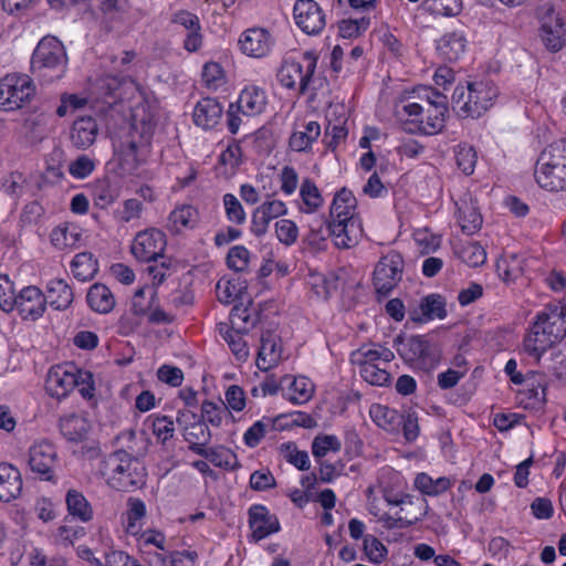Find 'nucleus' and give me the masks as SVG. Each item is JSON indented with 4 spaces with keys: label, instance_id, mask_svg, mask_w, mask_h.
<instances>
[{
    "label": "nucleus",
    "instance_id": "f257e3e1",
    "mask_svg": "<svg viewBox=\"0 0 566 566\" xmlns=\"http://www.w3.org/2000/svg\"><path fill=\"white\" fill-rule=\"evenodd\" d=\"M102 94L116 102H134L130 107V129L126 140L115 145L119 168L124 175L138 174L150 153V140L156 126V105L147 101L130 78L107 76L98 82ZM107 103L112 104L111 101Z\"/></svg>",
    "mask_w": 566,
    "mask_h": 566
},
{
    "label": "nucleus",
    "instance_id": "f03ea898",
    "mask_svg": "<svg viewBox=\"0 0 566 566\" xmlns=\"http://www.w3.org/2000/svg\"><path fill=\"white\" fill-rule=\"evenodd\" d=\"M447 97L437 90L419 85L395 104V116L403 130L410 134L436 135L446 124Z\"/></svg>",
    "mask_w": 566,
    "mask_h": 566
},
{
    "label": "nucleus",
    "instance_id": "7ed1b4c3",
    "mask_svg": "<svg viewBox=\"0 0 566 566\" xmlns=\"http://www.w3.org/2000/svg\"><path fill=\"white\" fill-rule=\"evenodd\" d=\"M558 316L547 315L543 310L537 312L524 335L521 355L539 365L544 355L566 337V329L557 325Z\"/></svg>",
    "mask_w": 566,
    "mask_h": 566
},
{
    "label": "nucleus",
    "instance_id": "20e7f679",
    "mask_svg": "<svg viewBox=\"0 0 566 566\" xmlns=\"http://www.w3.org/2000/svg\"><path fill=\"white\" fill-rule=\"evenodd\" d=\"M497 96L499 88L492 81H470L454 88L452 106L460 117L479 118L494 105Z\"/></svg>",
    "mask_w": 566,
    "mask_h": 566
},
{
    "label": "nucleus",
    "instance_id": "39448f33",
    "mask_svg": "<svg viewBox=\"0 0 566 566\" xmlns=\"http://www.w3.org/2000/svg\"><path fill=\"white\" fill-rule=\"evenodd\" d=\"M101 473L113 489L119 491L140 488L146 482L143 462L123 450L109 454L103 461Z\"/></svg>",
    "mask_w": 566,
    "mask_h": 566
},
{
    "label": "nucleus",
    "instance_id": "423d86ee",
    "mask_svg": "<svg viewBox=\"0 0 566 566\" xmlns=\"http://www.w3.org/2000/svg\"><path fill=\"white\" fill-rule=\"evenodd\" d=\"M534 178L547 191H566L565 140L552 143L542 150L535 164Z\"/></svg>",
    "mask_w": 566,
    "mask_h": 566
},
{
    "label": "nucleus",
    "instance_id": "0eeeda50",
    "mask_svg": "<svg viewBox=\"0 0 566 566\" xmlns=\"http://www.w3.org/2000/svg\"><path fill=\"white\" fill-rule=\"evenodd\" d=\"M395 358L391 349L379 345H363L350 354V363L358 367L360 377L373 386H387L390 374L387 365Z\"/></svg>",
    "mask_w": 566,
    "mask_h": 566
},
{
    "label": "nucleus",
    "instance_id": "6e6552de",
    "mask_svg": "<svg viewBox=\"0 0 566 566\" xmlns=\"http://www.w3.org/2000/svg\"><path fill=\"white\" fill-rule=\"evenodd\" d=\"M67 56L63 43L55 36H44L38 43L31 59L34 75L44 81L61 78L65 73Z\"/></svg>",
    "mask_w": 566,
    "mask_h": 566
},
{
    "label": "nucleus",
    "instance_id": "1a4fd4ad",
    "mask_svg": "<svg viewBox=\"0 0 566 566\" xmlns=\"http://www.w3.org/2000/svg\"><path fill=\"white\" fill-rule=\"evenodd\" d=\"M34 94V83L25 74L11 73L0 78V108L6 112L23 107Z\"/></svg>",
    "mask_w": 566,
    "mask_h": 566
},
{
    "label": "nucleus",
    "instance_id": "9d476101",
    "mask_svg": "<svg viewBox=\"0 0 566 566\" xmlns=\"http://www.w3.org/2000/svg\"><path fill=\"white\" fill-rule=\"evenodd\" d=\"M317 57L314 52H304L298 60H285L277 72V80L286 88L304 92L315 72Z\"/></svg>",
    "mask_w": 566,
    "mask_h": 566
},
{
    "label": "nucleus",
    "instance_id": "9b49d317",
    "mask_svg": "<svg viewBox=\"0 0 566 566\" xmlns=\"http://www.w3.org/2000/svg\"><path fill=\"white\" fill-rule=\"evenodd\" d=\"M166 244V234L161 230L148 228L135 235L130 252L138 261L151 262L163 256Z\"/></svg>",
    "mask_w": 566,
    "mask_h": 566
},
{
    "label": "nucleus",
    "instance_id": "f8f14e48",
    "mask_svg": "<svg viewBox=\"0 0 566 566\" xmlns=\"http://www.w3.org/2000/svg\"><path fill=\"white\" fill-rule=\"evenodd\" d=\"M78 367L73 363L55 365L50 368L45 379V390L55 399L67 397L77 384Z\"/></svg>",
    "mask_w": 566,
    "mask_h": 566
},
{
    "label": "nucleus",
    "instance_id": "ddd939ff",
    "mask_svg": "<svg viewBox=\"0 0 566 566\" xmlns=\"http://www.w3.org/2000/svg\"><path fill=\"white\" fill-rule=\"evenodd\" d=\"M403 261L399 253L382 256L374 271V285L378 293L388 294L400 281Z\"/></svg>",
    "mask_w": 566,
    "mask_h": 566
},
{
    "label": "nucleus",
    "instance_id": "4468645a",
    "mask_svg": "<svg viewBox=\"0 0 566 566\" xmlns=\"http://www.w3.org/2000/svg\"><path fill=\"white\" fill-rule=\"evenodd\" d=\"M289 208L286 203L276 198H268L259 205L251 213L250 231L253 235L261 238L266 234L270 223L286 216Z\"/></svg>",
    "mask_w": 566,
    "mask_h": 566
},
{
    "label": "nucleus",
    "instance_id": "2eb2a0df",
    "mask_svg": "<svg viewBox=\"0 0 566 566\" xmlns=\"http://www.w3.org/2000/svg\"><path fill=\"white\" fill-rule=\"evenodd\" d=\"M293 12L296 25L308 35L321 33L326 25L325 13L314 0H297Z\"/></svg>",
    "mask_w": 566,
    "mask_h": 566
},
{
    "label": "nucleus",
    "instance_id": "dca6fc26",
    "mask_svg": "<svg viewBox=\"0 0 566 566\" xmlns=\"http://www.w3.org/2000/svg\"><path fill=\"white\" fill-rule=\"evenodd\" d=\"M454 218L464 234L472 235L481 230L483 218L476 199L471 192H464L455 201Z\"/></svg>",
    "mask_w": 566,
    "mask_h": 566
},
{
    "label": "nucleus",
    "instance_id": "f3484780",
    "mask_svg": "<svg viewBox=\"0 0 566 566\" xmlns=\"http://www.w3.org/2000/svg\"><path fill=\"white\" fill-rule=\"evenodd\" d=\"M56 459L55 447L45 440L33 443L29 450L30 469L44 481H51L53 479Z\"/></svg>",
    "mask_w": 566,
    "mask_h": 566
},
{
    "label": "nucleus",
    "instance_id": "a211bd4d",
    "mask_svg": "<svg viewBox=\"0 0 566 566\" xmlns=\"http://www.w3.org/2000/svg\"><path fill=\"white\" fill-rule=\"evenodd\" d=\"M273 35L263 28L245 30L239 39V46L243 54L250 57L261 59L270 54L274 46Z\"/></svg>",
    "mask_w": 566,
    "mask_h": 566
},
{
    "label": "nucleus",
    "instance_id": "6ab92c4d",
    "mask_svg": "<svg viewBox=\"0 0 566 566\" xmlns=\"http://www.w3.org/2000/svg\"><path fill=\"white\" fill-rule=\"evenodd\" d=\"M45 308L46 297L39 287L28 285L18 293L14 310L23 319L35 321L44 314Z\"/></svg>",
    "mask_w": 566,
    "mask_h": 566
},
{
    "label": "nucleus",
    "instance_id": "aec40b11",
    "mask_svg": "<svg viewBox=\"0 0 566 566\" xmlns=\"http://www.w3.org/2000/svg\"><path fill=\"white\" fill-rule=\"evenodd\" d=\"M388 504L400 506L397 521L399 526H410L422 520L429 510V504L423 499H413L409 494L388 496Z\"/></svg>",
    "mask_w": 566,
    "mask_h": 566
},
{
    "label": "nucleus",
    "instance_id": "412c9836",
    "mask_svg": "<svg viewBox=\"0 0 566 566\" xmlns=\"http://www.w3.org/2000/svg\"><path fill=\"white\" fill-rule=\"evenodd\" d=\"M223 116L222 104L213 97L199 99L192 111L193 124L203 130L216 128Z\"/></svg>",
    "mask_w": 566,
    "mask_h": 566
},
{
    "label": "nucleus",
    "instance_id": "4be33fe9",
    "mask_svg": "<svg viewBox=\"0 0 566 566\" xmlns=\"http://www.w3.org/2000/svg\"><path fill=\"white\" fill-rule=\"evenodd\" d=\"M328 231L337 248L350 249L359 242L363 235V226L360 219L352 221H328Z\"/></svg>",
    "mask_w": 566,
    "mask_h": 566
},
{
    "label": "nucleus",
    "instance_id": "5701e85b",
    "mask_svg": "<svg viewBox=\"0 0 566 566\" xmlns=\"http://www.w3.org/2000/svg\"><path fill=\"white\" fill-rule=\"evenodd\" d=\"M249 524L252 536L261 541L280 531L277 517L269 512L263 505H253L249 510Z\"/></svg>",
    "mask_w": 566,
    "mask_h": 566
},
{
    "label": "nucleus",
    "instance_id": "b1692460",
    "mask_svg": "<svg viewBox=\"0 0 566 566\" xmlns=\"http://www.w3.org/2000/svg\"><path fill=\"white\" fill-rule=\"evenodd\" d=\"M282 392L285 399L293 405H303L310 401L314 395V384L305 376L286 375L281 378Z\"/></svg>",
    "mask_w": 566,
    "mask_h": 566
},
{
    "label": "nucleus",
    "instance_id": "393cba45",
    "mask_svg": "<svg viewBox=\"0 0 566 566\" xmlns=\"http://www.w3.org/2000/svg\"><path fill=\"white\" fill-rule=\"evenodd\" d=\"M238 109L245 116H258L268 106V95L263 87L255 84L245 85L237 101Z\"/></svg>",
    "mask_w": 566,
    "mask_h": 566
},
{
    "label": "nucleus",
    "instance_id": "a878e982",
    "mask_svg": "<svg viewBox=\"0 0 566 566\" xmlns=\"http://www.w3.org/2000/svg\"><path fill=\"white\" fill-rule=\"evenodd\" d=\"M157 291L155 287L145 285L136 290L132 297V311L136 315H146L149 313L154 322H165L166 314L156 307Z\"/></svg>",
    "mask_w": 566,
    "mask_h": 566
},
{
    "label": "nucleus",
    "instance_id": "bb28decb",
    "mask_svg": "<svg viewBox=\"0 0 566 566\" xmlns=\"http://www.w3.org/2000/svg\"><path fill=\"white\" fill-rule=\"evenodd\" d=\"M322 134L319 123L316 120L302 122L294 126L289 139V147L293 151L306 153Z\"/></svg>",
    "mask_w": 566,
    "mask_h": 566
},
{
    "label": "nucleus",
    "instance_id": "cd10ccee",
    "mask_svg": "<svg viewBox=\"0 0 566 566\" xmlns=\"http://www.w3.org/2000/svg\"><path fill=\"white\" fill-rule=\"evenodd\" d=\"M22 476L18 468L2 462L0 463V502L9 503L21 495Z\"/></svg>",
    "mask_w": 566,
    "mask_h": 566
},
{
    "label": "nucleus",
    "instance_id": "c85d7f7f",
    "mask_svg": "<svg viewBox=\"0 0 566 566\" xmlns=\"http://www.w3.org/2000/svg\"><path fill=\"white\" fill-rule=\"evenodd\" d=\"M467 42L464 32H447L436 41V50L441 59L454 62L464 54Z\"/></svg>",
    "mask_w": 566,
    "mask_h": 566
},
{
    "label": "nucleus",
    "instance_id": "c756f323",
    "mask_svg": "<svg viewBox=\"0 0 566 566\" xmlns=\"http://www.w3.org/2000/svg\"><path fill=\"white\" fill-rule=\"evenodd\" d=\"M282 344L277 336L271 333L262 335L256 358L258 368L265 371L275 367L282 359Z\"/></svg>",
    "mask_w": 566,
    "mask_h": 566
},
{
    "label": "nucleus",
    "instance_id": "7c9ffc66",
    "mask_svg": "<svg viewBox=\"0 0 566 566\" xmlns=\"http://www.w3.org/2000/svg\"><path fill=\"white\" fill-rule=\"evenodd\" d=\"M356 198L353 192L346 188L339 190L331 205L329 221H352L359 220L356 212Z\"/></svg>",
    "mask_w": 566,
    "mask_h": 566
},
{
    "label": "nucleus",
    "instance_id": "2f4dec72",
    "mask_svg": "<svg viewBox=\"0 0 566 566\" xmlns=\"http://www.w3.org/2000/svg\"><path fill=\"white\" fill-rule=\"evenodd\" d=\"M98 126L96 120L91 116L77 118L71 128V142L80 149L91 147L97 137Z\"/></svg>",
    "mask_w": 566,
    "mask_h": 566
},
{
    "label": "nucleus",
    "instance_id": "473e14b6",
    "mask_svg": "<svg viewBox=\"0 0 566 566\" xmlns=\"http://www.w3.org/2000/svg\"><path fill=\"white\" fill-rule=\"evenodd\" d=\"M324 205V198L316 184L305 178L300 185L298 198L295 200V206L302 213H314Z\"/></svg>",
    "mask_w": 566,
    "mask_h": 566
},
{
    "label": "nucleus",
    "instance_id": "72a5a7b5",
    "mask_svg": "<svg viewBox=\"0 0 566 566\" xmlns=\"http://www.w3.org/2000/svg\"><path fill=\"white\" fill-rule=\"evenodd\" d=\"M217 331L221 339L227 343L237 360L245 361L249 358L250 349L244 339V335L248 333L237 331L231 326H228V323H219L217 325Z\"/></svg>",
    "mask_w": 566,
    "mask_h": 566
},
{
    "label": "nucleus",
    "instance_id": "f704fd0d",
    "mask_svg": "<svg viewBox=\"0 0 566 566\" xmlns=\"http://www.w3.org/2000/svg\"><path fill=\"white\" fill-rule=\"evenodd\" d=\"M86 300L91 310L99 314L112 312L116 304L109 287L102 283H95L88 289Z\"/></svg>",
    "mask_w": 566,
    "mask_h": 566
},
{
    "label": "nucleus",
    "instance_id": "c9c22d12",
    "mask_svg": "<svg viewBox=\"0 0 566 566\" xmlns=\"http://www.w3.org/2000/svg\"><path fill=\"white\" fill-rule=\"evenodd\" d=\"M46 304L54 310H66L73 302V291L71 286L61 279L51 280L46 286Z\"/></svg>",
    "mask_w": 566,
    "mask_h": 566
},
{
    "label": "nucleus",
    "instance_id": "e433bc0d",
    "mask_svg": "<svg viewBox=\"0 0 566 566\" xmlns=\"http://www.w3.org/2000/svg\"><path fill=\"white\" fill-rule=\"evenodd\" d=\"M98 538L105 557V566H142L137 559L122 551L112 549L113 539L107 532L98 531Z\"/></svg>",
    "mask_w": 566,
    "mask_h": 566
},
{
    "label": "nucleus",
    "instance_id": "4c0bfd02",
    "mask_svg": "<svg viewBox=\"0 0 566 566\" xmlns=\"http://www.w3.org/2000/svg\"><path fill=\"white\" fill-rule=\"evenodd\" d=\"M50 240L54 248L63 251L76 248L82 240V233L77 226L64 223L51 231Z\"/></svg>",
    "mask_w": 566,
    "mask_h": 566
},
{
    "label": "nucleus",
    "instance_id": "58836bf2",
    "mask_svg": "<svg viewBox=\"0 0 566 566\" xmlns=\"http://www.w3.org/2000/svg\"><path fill=\"white\" fill-rule=\"evenodd\" d=\"M369 416L377 427L388 432H396L401 426L402 416L385 405L373 403L369 408Z\"/></svg>",
    "mask_w": 566,
    "mask_h": 566
},
{
    "label": "nucleus",
    "instance_id": "ea45409f",
    "mask_svg": "<svg viewBox=\"0 0 566 566\" xmlns=\"http://www.w3.org/2000/svg\"><path fill=\"white\" fill-rule=\"evenodd\" d=\"M60 429L67 440L78 442L87 437L91 423L82 415H69L61 419Z\"/></svg>",
    "mask_w": 566,
    "mask_h": 566
},
{
    "label": "nucleus",
    "instance_id": "a19ab883",
    "mask_svg": "<svg viewBox=\"0 0 566 566\" xmlns=\"http://www.w3.org/2000/svg\"><path fill=\"white\" fill-rule=\"evenodd\" d=\"M406 481L400 472L390 467L381 468L377 476V488L382 492L386 502L388 496L401 495Z\"/></svg>",
    "mask_w": 566,
    "mask_h": 566
},
{
    "label": "nucleus",
    "instance_id": "79ce46f5",
    "mask_svg": "<svg viewBox=\"0 0 566 566\" xmlns=\"http://www.w3.org/2000/svg\"><path fill=\"white\" fill-rule=\"evenodd\" d=\"M197 222L198 211L190 205L176 207L168 217V228L176 233L195 228Z\"/></svg>",
    "mask_w": 566,
    "mask_h": 566
},
{
    "label": "nucleus",
    "instance_id": "37998d69",
    "mask_svg": "<svg viewBox=\"0 0 566 566\" xmlns=\"http://www.w3.org/2000/svg\"><path fill=\"white\" fill-rule=\"evenodd\" d=\"M421 316H413V321L429 322L442 319L447 316L446 302L438 294H430L423 297L419 304Z\"/></svg>",
    "mask_w": 566,
    "mask_h": 566
},
{
    "label": "nucleus",
    "instance_id": "c03bdc74",
    "mask_svg": "<svg viewBox=\"0 0 566 566\" xmlns=\"http://www.w3.org/2000/svg\"><path fill=\"white\" fill-rule=\"evenodd\" d=\"M128 510L126 512V532L133 536L142 534L145 518L146 505L137 497H130L127 502Z\"/></svg>",
    "mask_w": 566,
    "mask_h": 566
},
{
    "label": "nucleus",
    "instance_id": "a18cd8bd",
    "mask_svg": "<svg viewBox=\"0 0 566 566\" xmlns=\"http://www.w3.org/2000/svg\"><path fill=\"white\" fill-rule=\"evenodd\" d=\"M335 112H328L327 125L325 128V142L328 148L335 149L340 143H343L347 135L348 129L346 127V117L340 115L333 118Z\"/></svg>",
    "mask_w": 566,
    "mask_h": 566
},
{
    "label": "nucleus",
    "instance_id": "49530a36",
    "mask_svg": "<svg viewBox=\"0 0 566 566\" xmlns=\"http://www.w3.org/2000/svg\"><path fill=\"white\" fill-rule=\"evenodd\" d=\"M119 195V188L107 179L96 180L92 186L93 201L101 209L114 203Z\"/></svg>",
    "mask_w": 566,
    "mask_h": 566
},
{
    "label": "nucleus",
    "instance_id": "de8ad7c7",
    "mask_svg": "<svg viewBox=\"0 0 566 566\" xmlns=\"http://www.w3.org/2000/svg\"><path fill=\"white\" fill-rule=\"evenodd\" d=\"M66 506L69 513L81 522H88L93 517V509L86 497L76 490L66 493Z\"/></svg>",
    "mask_w": 566,
    "mask_h": 566
},
{
    "label": "nucleus",
    "instance_id": "09e8293b",
    "mask_svg": "<svg viewBox=\"0 0 566 566\" xmlns=\"http://www.w3.org/2000/svg\"><path fill=\"white\" fill-rule=\"evenodd\" d=\"M549 20L543 23L541 38L548 50L557 52L563 46V25L556 14H553Z\"/></svg>",
    "mask_w": 566,
    "mask_h": 566
},
{
    "label": "nucleus",
    "instance_id": "8fccbe9b",
    "mask_svg": "<svg viewBox=\"0 0 566 566\" xmlns=\"http://www.w3.org/2000/svg\"><path fill=\"white\" fill-rule=\"evenodd\" d=\"M415 486L424 495L437 496L451 488V481L444 476L432 479L429 474L421 472L415 479Z\"/></svg>",
    "mask_w": 566,
    "mask_h": 566
},
{
    "label": "nucleus",
    "instance_id": "3c124183",
    "mask_svg": "<svg viewBox=\"0 0 566 566\" xmlns=\"http://www.w3.org/2000/svg\"><path fill=\"white\" fill-rule=\"evenodd\" d=\"M182 434L185 440L189 443V449L196 454H199V450H203L211 439V433L207 424L201 421L187 427L182 430Z\"/></svg>",
    "mask_w": 566,
    "mask_h": 566
},
{
    "label": "nucleus",
    "instance_id": "603ef678",
    "mask_svg": "<svg viewBox=\"0 0 566 566\" xmlns=\"http://www.w3.org/2000/svg\"><path fill=\"white\" fill-rule=\"evenodd\" d=\"M73 275L80 281H88L94 277L98 268L97 261L88 252H82L74 256L71 263Z\"/></svg>",
    "mask_w": 566,
    "mask_h": 566
},
{
    "label": "nucleus",
    "instance_id": "864d4df0",
    "mask_svg": "<svg viewBox=\"0 0 566 566\" xmlns=\"http://www.w3.org/2000/svg\"><path fill=\"white\" fill-rule=\"evenodd\" d=\"M244 286L239 277H221L216 285V295L219 302L230 304L242 293Z\"/></svg>",
    "mask_w": 566,
    "mask_h": 566
},
{
    "label": "nucleus",
    "instance_id": "5fc2aeb1",
    "mask_svg": "<svg viewBox=\"0 0 566 566\" xmlns=\"http://www.w3.org/2000/svg\"><path fill=\"white\" fill-rule=\"evenodd\" d=\"M198 455L206 458L214 467L222 469H233L237 464L235 454L230 449L221 446L199 450Z\"/></svg>",
    "mask_w": 566,
    "mask_h": 566
},
{
    "label": "nucleus",
    "instance_id": "6e6d98bb",
    "mask_svg": "<svg viewBox=\"0 0 566 566\" xmlns=\"http://www.w3.org/2000/svg\"><path fill=\"white\" fill-rule=\"evenodd\" d=\"M202 82L208 90L218 91L227 84V75L217 62H207L202 67Z\"/></svg>",
    "mask_w": 566,
    "mask_h": 566
},
{
    "label": "nucleus",
    "instance_id": "4d7b16f0",
    "mask_svg": "<svg viewBox=\"0 0 566 566\" xmlns=\"http://www.w3.org/2000/svg\"><path fill=\"white\" fill-rule=\"evenodd\" d=\"M224 214L230 223L242 226L247 221V212L241 201L233 193H226L222 197Z\"/></svg>",
    "mask_w": 566,
    "mask_h": 566
},
{
    "label": "nucleus",
    "instance_id": "13d9d810",
    "mask_svg": "<svg viewBox=\"0 0 566 566\" xmlns=\"http://www.w3.org/2000/svg\"><path fill=\"white\" fill-rule=\"evenodd\" d=\"M459 258L469 266L475 268L485 263L486 252L484 248L478 242H467L458 250Z\"/></svg>",
    "mask_w": 566,
    "mask_h": 566
},
{
    "label": "nucleus",
    "instance_id": "bf43d9fd",
    "mask_svg": "<svg viewBox=\"0 0 566 566\" xmlns=\"http://www.w3.org/2000/svg\"><path fill=\"white\" fill-rule=\"evenodd\" d=\"M228 326L237 331L249 333L254 326L255 319L251 313V310L244 305H235L230 313Z\"/></svg>",
    "mask_w": 566,
    "mask_h": 566
},
{
    "label": "nucleus",
    "instance_id": "052dcab7",
    "mask_svg": "<svg viewBox=\"0 0 566 566\" xmlns=\"http://www.w3.org/2000/svg\"><path fill=\"white\" fill-rule=\"evenodd\" d=\"M340 449V440L333 434L317 436L312 443V453L316 461L322 460L328 453H336Z\"/></svg>",
    "mask_w": 566,
    "mask_h": 566
},
{
    "label": "nucleus",
    "instance_id": "680f3d73",
    "mask_svg": "<svg viewBox=\"0 0 566 566\" xmlns=\"http://www.w3.org/2000/svg\"><path fill=\"white\" fill-rule=\"evenodd\" d=\"M283 458L296 469L305 471L311 467L310 457L306 451L298 450L295 443L286 442L281 444L280 448Z\"/></svg>",
    "mask_w": 566,
    "mask_h": 566
},
{
    "label": "nucleus",
    "instance_id": "e2e57ef3",
    "mask_svg": "<svg viewBox=\"0 0 566 566\" xmlns=\"http://www.w3.org/2000/svg\"><path fill=\"white\" fill-rule=\"evenodd\" d=\"M144 206L140 200L129 198L124 200L114 211V217L117 221L128 223L133 220L139 219L143 214Z\"/></svg>",
    "mask_w": 566,
    "mask_h": 566
},
{
    "label": "nucleus",
    "instance_id": "0e129e2a",
    "mask_svg": "<svg viewBox=\"0 0 566 566\" xmlns=\"http://www.w3.org/2000/svg\"><path fill=\"white\" fill-rule=\"evenodd\" d=\"M85 531L78 525H61L52 534L53 544L57 546H72L75 541L83 537Z\"/></svg>",
    "mask_w": 566,
    "mask_h": 566
},
{
    "label": "nucleus",
    "instance_id": "69168bd1",
    "mask_svg": "<svg viewBox=\"0 0 566 566\" xmlns=\"http://www.w3.org/2000/svg\"><path fill=\"white\" fill-rule=\"evenodd\" d=\"M496 270L504 282H513L522 273L520 259L514 254L505 255L497 261Z\"/></svg>",
    "mask_w": 566,
    "mask_h": 566
},
{
    "label": "nucleus",
    "instance_id": "338daca9",
    "mask_svg": "<svg viewBox=\"0 0 566 566\" xmlns=\"http://www.w3.org/2000/svg\"><path fill=\"white\" fill-rule=\"evenodd\" d=\"M274 232L277 240L286 245H293L298 238V227L290 219H280L274 223Z\"/></svg>",
    "mask_w": 566,
    "mask_h": 566
},
{
    "label": "nucleus",
    "instance_id": "774afa93",
    "mask_svg": "<svg viewBox=\"0 0 566 566\" xmlns=\"http://www.w3.org/2000/svg\"><path fill=\"white\" fill-rule=\"evenodd\" d=\"M272 427L273 423L270 419L263 418L261 420L255 421L243 433V442L249 448L256 447Z\"/></svg>",
    "mask_w": 566,
    "mask_h": 566
}]
</instances>
